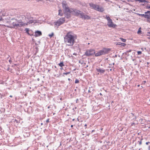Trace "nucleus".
Returning a JSON list of instances; mask_svg holds the SVG:
<instances>
[{"label":"nucleus","mask_w":150,"mask_h":150,"mask_svg":"<svg viewBox=\"0 0 150 150\" xmlns=\"http://www.w3.org/2000/svg\"><path fill=\"white\" fill-rule=\"evenodd\" d=\"M19 22L18 23V24L19 25V26H18V27H21L23 26H25L28 24L27 22V23H24L22 21H19Z\"/></svg>","instance_id":"obj_15"},{"label":"nucleus","mask_w":150,"mask_h":150,"mask_svg":"<svg viewBox=\"0 0 150 150\" xmlns=\"http://www.w3.org/2000/svg\"><path fill=\"white\" fill-rule=\"evenodd\" d=\"M71 13H72V12H70L68 11H65L64 12V14L65 16L67 18H69L71 17Z\"/></svg>","instance_id":"obj_13"},{"label":"nucleus","mask_w":150,"mask_h":150,"mask_svg":"<svg viewBox=\"0 0 150 150\" xmlns=\"http://www.w3.org/2000/svg\"><path fill=\"white\" fill-rule=\"evenodd\" d=\"M110 51V49L104 48L96 53L95 56L96 57H98L102 55H105L108 54Z\"/></svg>","instance_id":"obj_5"},{"label":"nucleus","mask_w":150,"mask_h":150,"mask_svg":"<svg viewBox=\"0 0 150 150\" xmlns=\"http://www.w3.org/2000/svg\"><path fill=\"white\" fill-rule=\"evenodd\" d=\"M19 20H18L17 19H15L14 18H12L11 19V20L10 21H12V22H18V23H19Z\"/></svg>","instance_id":"obj_17"},{"label":"nucleus","mask_w":150,"mask_h":150,"mask_svg":"<svg viewBox=\"0 0 150 150\" xmlns=\"http://www.w3.org/2000/svg\"><path fill=\"white\" fill-rule=\"evenodd\" d=\"M144 50H146V47L144 48Z\"/></svg>","instance_id":"obj_58"},{"label":"nucleus","mask_w":150,"mask_h":150,"mask_svg":"<svg viewBox=\"0 0 150 150\" xmlns=\"http://www.w3.org/2000/svg\"><path fill=\"white\" fill-rule=\"evenodd\" d=\"M38 81H39V79L38 78Z\"/></svg>","instance_id":"obj_59"},{"label":"nucleus","mask_w":150,"mask_h":150,"mask_svg":"<svg viewBox=\"0 0 150 150\" xmlns=\"http://www.w3.org/2000/svg\"><path fill=\"white\" fill-rule=\"evenodd\" d=\"M34 36L35 37H38L42 35V33L41 31L37 30L35 32Z\"/></svg>","instance_id":"obj_14"},{"label":"nucleus","mask_w":150,"mask_h":150,"mask_svg":"<svg viewBox=\"0 0 150 150\" xmlns=\"http://www.w3.org/2000/svg\"><path fill=\"white\" fill-rule=\"evenodd\" d=\"M94 131V130H93L92 131V132H93Z\"/></svg>","instance_id":"obj_52"},{"label":"nucleus","mask_w":150,"mask_h":150,"mask_svg":"<svg viewBox=\"0 0 150 150\" xmlns=\"http://www.w3.org/2000/svg\"><path fill=\"white\" fill-rule=\"evenodd\" d=\"M140 29H141V28H140L139 29V30H138V31H137V33L138 34H139L140 33H141V30H140Z\"/></svg>","instance_id":"obj_29"},{"label":"nucleus","mask_w":150,"mask_h":150,"mask_svg":"<svg viewBox=\"0 0 150 150\" xmlns=\"http://www.w3.org/2000/svg\"><path fill=\"white\" fill-rule=\"evenodd\" d=\"M70 71L68 72H66V73H64L63 74V76H64V75L65 74V75H67L68 74H70Z\"/></svg>","instance_id":"obj_26"},{"label":"nucleus","mask_w":150,"mask_h":150,"mask_svg":"<svg viewBox=\"0 0 150 150\" xmlns=\"http://www.w3.org/2000/svg\"><path fill=\"white\" fill-rule=\"evenodd\" d=\"M88 67V65H87L86 66V67H85V68H87V67Z\"/></svg>","instance_id":"obj_43"},{"label":"nucleus","mask_w":150,"mask_h":150,"mask_svg":"<svg viewBox=\"0 0 150 150\" xmlns=\"http://www.w3.org/2000/svg\"><path fill=\"white\" fill-rule=\"evenodd\" d=\"M60 69H61V70L63 69V68L62 67H61V68H60Z\"/></svg>","instance_id":"obj_41"},{"label":"nucleus","mask_w":150,"mask_h":150,"mask_svg":"<svg viewBox=\"0 0 150 150\" xmlns=\"http://www.w3.org/2000/svg\"><path fill=\"white\" fill-rule=\"evenodd\" d=\"M144 83H146V81H144Z\"/></svg>","instance_id":"obj_61"},{"label":"nucleus","mask_w":150,"mask_h":150,"mask_svg":"<svg viewBox=\"0 0 150 150\" xmlns=\"http://www.w3.org/2000/svg\"><path fill=\"white\" fill-rule=\"evenodd\" d=\"M147 35L150 36V32L147 33Z\"/></svg>","instance_id":"obj_37"},{"label":"nucleus","mask_w":150,"mask_h":150,"mask_svg":"<svg viewBox=\"0 0 150 150\" xmlns=\"http://www.w3.org/2000/svg\"><path fill=\"white\" fill-rule=\"evenodd\" d=\"M73 54L76 55V54H75V53H74V54Z\"/></svg>","instance_id":"obj_63"},{"label":"nucleus","mask_w":150,"mask_h":150,"mask_svg":"<svg viewBox=\"0 0 150 150\" xmlns=\"http://www.w3.org/2000/svg\"><path fill=\"white\" fill-rule=\"evenodd\" d=\"M89 5L92 9L96 11L100 12H103L104 11V8L102 7H100L99 5L94 4L93 3H89Z\"/></svg>","instance_id":"obj_3"},{"label":"nucleus","mask_w":150,"mask_h":150,"mask_svg":"<svg viewBox=\"0 0 150 150\" xmlns=\"http://www.w3.org/2000/svg\"><path fill=\"white\" fill-rule=\"evenodd\" d=\"M10 22L11 23V24H10V26H7V27L11 28H15L16 29V27H18V26H19L18 22H12L10 21Z\"/></svg>","instance_id":"obj_10"},{"label":"nucleus","mask_w":150,"mask_h":150,"mask_svg":"<svg viewBox=\"0 0 150 150\" xmlns=\"http://www.w3.org/2000/svg\"><path fill=\"white\" fill-rule=\"evenodd\" d=\"M63 15V13H62V10L60 9L59 10L58 15L60 16H62Z\"/></svg>","instance_id":"obj_19"},{"label":"nucleus","mask_w":150,"mask_h":150,"mask_svg":"<svg viewBox=\"0 0 150 150\" xmlns=\"http://www.w3.org/2000/svg\"><path fill=\"white\" fill-rule=\"evenodd\" d=\"M121 43H122L120 42H118L116 44V45H122V44H121Z\"/></svg>","instance_id":"obj_34"},{"label":"nucleus","mask_w":150,"mask_h":150,"mask_svg":"<svg viewBox=\"0 0 150 150\" xmlns=\"http://www.w3.org/2000/svg\"><path fill=\"white\" fill-rule=\"evenodd\" d=\"M61 67H62L64 66L63 62H60L59 64H58Z\"/></svg>","instance_id":"obj_21"},{"label":"nucleus","mask_w":150,"mask_h":150,"mask_svg":"<svg viewBox=\"0 0 150 150\" xmlns=\"http://www.w3.org/2000/svg\"><path fill=\"white\" fill-rule=\"evenodd\" d=\"M62 5L63 9L66 11L71 12V9H70L66 1H63L62 3Z\"/></svg>","instance_id":"obj_8"},{"label":"nucleus","mask_w":150,"mask_h":150,"mask_svg":"<svg viewBox=\"0 0 150 150\" xmlns=\"http://www.w3.org/2000/svg\"><path fill=\"white\" fill-rule=\"evenodd\" d=\"M79 62L80 63H81V64H86V63H84V62L83 61H82V62H81L80 61H79Z\"/></svg>","instance_id":"obj_33"},{"label":"nucleus","mask_w":150,"mask_h":150,"mask_svg":"<svg viewBox=\"0 0 150 150\" xmlns=\"http://www.w3.org/2000/svg\"><path fill=\"white\" fill-rule=\"evenodd\" d=\"M78 101V99H77L76 100V103H77V101Z\"/></svg>","instance_id":"obj_45"},{"label":"nucleus","mask_w":150,"mask_h":150,"mask_svg":"<svg viewBox=\"0 0 150 150\" xmlns=\"http://www.w3.org/2000/svg\"><path fill=\"white\" fill-rule=\"evenodd\" d=\"M70 80H71V79H70V78H68V80L69 81H70Z\"/></svg>","instance_id":"obj_48"},{"label":"nucleus","mask_w":150,"mask_h":150,"mask_svg":"<svg viewBox=\"0 0 150 150\" xmlns=\"http://www.w3.org/2000/svg\"><path fill=\"white\" fill-rule=\"evenodd\" d=\"M48 108H49V107H48Z\"/></svg>","instance_id":"obj_64"},{"label":"nucleus","mask_w":150,"mask_h":150,"mask_svg":"<svg viewBox=\"0 0 150 150\" xmlns=\"http://www.w3.org/2000/svg\"><path fill=\"white\" fill-rule=\"evenodd\" d=\"M54 35V33H52L51 34H50L49 35V36L51 38Z\"/></svg>","instance_id":"obj_27"},{"label":"nucleus","mask_w":150,"mask_h":150,"mask_svg":"<svg viewBox=\"0 0 150 150\" xmlns=\"http://www.w3.org/2000/svg\"><path fill=\"white\" fill-rule=\"evenodd\" d=\"M64 42L69 46H73L75 39L74 34L71 32L67 33L64 37Z\"/></svg>","instance_id":"obj_1"},{"label":"nucleus","mask_w":150,"mask_h":150,"mask_svg":"<svg viewBox=\"0 0 150 150\" xmlns=\"http://www.w3.org/2000/svg\"><path fill=\"white\" fill-rule=\"evenodd\" d=\"M131 114L132 115H133V116H134V114H133L132 113H131Z\"/></svg>","instance_id":"obj_40"},{"label":"nucleus","mask_w":150,"mask_h":150,"mask_svg":"<svg viewBox=\"0 0 150 150\" xmlns=\"http://www.w3.org/2000/svg\"><path fill=\"white\" fill-rule=\"evenodd\" d=\"M136 14L137 15H138L139 16H141L142 17H144L145 18V14H139L138 13H136Z\"/></svg>","instance_id":"obj_18"},{"label":"nucleus","mask_w":150,"mask_h":150,"mask_svg":"<svg viewBox=\"0 0 150 150\" xmlns=\"http://www.w3.org/2000/svg\"><path fill=\"white\" fill-rule=\"evenodd\" d=\"M131 50H129V51H128V52H131Z\"/></svg>","instance_id":"obj_49"},{"label":"nucleus","mask_w":150,"mask_h":150,"mask_svg":"<svg viewBox=\"0 0 150 150\" xmlns=\"http://www.w3.org/2000/svg\"><path fill=\"white\" fill-rule=\"evenodd\" d=\"M139 86H140V85H138L137 86H138V87Z\"/></svg>","instance_id":"obj_60"},{"label":"nucleus","mask_w":150,"mask_h":150,"mask_svg":"<svg viewBox=\"0 0 150 150\" xmlns=\"http://www.w3.org/2000/svg\"><path fill=\"white\" fill-rule=\"evenodd\" d=\"M13 12H14V14H13V15L16 16L17 18L19 19V21H22L23 20L25 17V15H23L22 13H20L18 14L19 12H18V10L15 9L12 10Z\"/></svg>","instance_id":"obj_4"},{"label":"nucleus","mask_w":150,"mask_h":150,"mask_svg":"<svg viewBox=\"0 0 150 150\" xmlns=\"http://www.w3.org/2000/svg\"><path fill=\"white\" fill-rule=\"evenodd\" d=\"M55 68H56V66H55Z\"/></svg>","instance_id":"obj_62"},{"label":"nucleus","mask_w":150,"mask_h":150,"mask_svg":"<svg viewBox=\"0 0 150 150\" xmlns=\"http://www.w3.org/2000/svg\"><path fill=\"white\" fill-rule=\"evenodd\" d=\"M73 125H71V127H73Z\"/></svg>","instance_id":"obj_46"},{"label":"nucleus","mask_w":150,"mask_h":150,"mask_svg":"<svg viewBox=\"0 0 150 150\" xmlns=\"http://www.w3.org/2000/svg\"><path fill=\"white\" fill-rule=\"evenodd\" d=\"M107 25L110 28L112 27L114 28L117 26L116 24H114L113 23L112 20H110V21L108 22Z\"/></svg>","instance_id":"obj_11"},{"label":"nucleus","mask_w":150,"mask_h":150,"mask_svg":"<svg viewBox=\"0 0 150 150\" xmlns=\"http://www.w3.org/2000/svg\"><path fill=\"white\" fill-rule=\"evenodd\" d=\"M117 57V55H115V56H114V57Z\"/></svg>","instance_id":"obj_44"},{"label":"nucleus","mask_w":150,"mask_h":150,"mask_svg":"<svg viewBox=\"0 0 150 150\" xmlns=\"http://www.w3.org/2000/svg\"><path fill=\"white\" fill-rule=\"evenodd\" d=\"M88 92H91V91H90V90H88Z\"/></svg>","instance_id":"obj_50"},{"label":"nucleus","mask_w":150,"mask_h":150,"mask_svg":"<svg viewBox=\"0 0 150 150\" xmlns=\"http://www.w3.org/2000/svg\"><path fill=\"white\" fill-rule=\"evenodd\" d=\"M121 40L122 41L124 42H125L126 41V40L125 39H123L122 38H121Z\"/></svg>","instance_id":"obj_32"},{"label":"nucleus","mask_w":150,"mask_h":150,"mask_svg":"<svg viewBox=\"0 0 150 150\" xmlns=\"http://www.w3.org/2000/svg\"><path fill=\"white\" fill-rule=\"evenodd\" d=\"M96 70L98 72H100L101 73L103 74L105 72V70L104 69H102L100 68H96Z\"/></svg>","instance_id":"obj_16"},{"label":"nucleus","mask_w":150,"mask_h":150,"mask_svg":"<svg viewBox=\"0 0 150 150\" xmlns=\"http://www.w3.org/2000/svg\"><path fill=\"white\" fill-rule=\"evenodd\" d=\"M141 50H142L143 51H144L143 48H141Z\"/></svg>","instance_id":"obj_42"},{"label":"nucleus","mask_w":150,"mask_h":150,"mask_svg":"<svg viewBox=\"0 0 150 150\" xmlns=\"http://www.w3.org/2000/svg\"><path fill=\"white\" fill-rule=\"evenodd\" d=\"M72 120H73V121H74V119H73Z\"/></svg>","instance_id":"obj_56"},{"label":"nucleus","mask_w":150,"mask_h":150,"mask_svg":"<svg viewBox=\"0 0 150 150\" xmlns=\"http://www.w3.org/2000/svg\"><path fill=\"white\" fill-rule=\"evenodd\" d=\"M87 126V125L86 124H85V126Z\"/></svg>","instance_id":"obj_54"},{"label":"nucleus","mask_w":150,"mask_h":150,"mask_svg":"<svg viewBox=\"0 0 150 150\" xmlns=\"http://www.w3.org/2000/svg\"><path fill=\"white\" fill-rule=\"evenodd\" d=\"M41 125H43V123H41Z\"/></svg>","instance_id":"obj_57"},{"label":"nucleus","mask_w":150,"mask_h":150,"mask_svg":"<svg viewBox=\"0 0 150 150\" xmlns=\"http://www.w3.org/2000/svg\"><path fill=\"white\" fill-rule=\"evenodd\" d=\"M25 30L26 31V32L28 33V34L30 35H31L29 33V30L28 28H26L25 29Z\"/></svg>","instance_id":"obj_22"},{"label":"nucleus","mask_w":150,"mask_h":150,"mask_svg":"<svg viewBox=\"0 0 150 150\" xmlns=\"http://www.w3.org/2000/svg\"><path fill=\"white\" fill-rule=\"evenodd\" d=\"M49 119H48L46 120V122L47 123H47L49 122Z\"/></svg>","instance_id":"obj_36"},{"label":"nucleus","mask_w":150,"mask_h":150,"mask_svg":"<svg viewBox=\"0 0 150 150\" xmlns=\"http://www.w3.org/2000/svg\"><path fill=\"white\" fill-rule=\"evenodd\" d=\"M137 52L138 54V55L141 54L142 53V52L141 51H137Z\"/></svg>","instance_id":"obj_30"},{"label":"nucleus","mask_w":150,"mask_h":150,"mask_svg":"<svg viewBox=\"0 0 150 150\" xmlns=\"http://www.w3.org/2000/svg\"><path fill=\"white\" fill-rule=\"evenodd\" d=\"M65 18H60L56 22H54V25L57 27H58L63 24L65 21Z\"/></svg>","instance_id":"obj_7"},{"label":"nucleus","mask_w":150,"mask_h":150,"mask_svg":"<svg viewBox=\"0 0 150 150\" xmlns=\"http://www.w3.org/2000/svg\"><path fill=\"white\" fill-rule=\"evenodd\" d=\"M121 44H122V46L123 47L125 46L126 45V44L124 43H121Z\"/></svg>","instance_id":"obj_35"},{"label":"nucleus","mask_w":150,"mask_h":150,"mask_svg":"<svg viewBox=\"0 0 150 150\" xmlns=\"http://www.w3.org/2000/svg\"><path fill=\"white\" fill-rule=\"evenodd\" d=\"M1 13L2 14V16H5L7 15V13H6V12L4 11H2Z\"/></svg>","instance_id":"obj_20"},{"label":"nucleus","mask_w":150,"mask_h":150,"mask_svg":"<svg viewBox=\"0 0 150 150\" xmlns=\"http://www.w3.org/2000/svg\"><path fill=\"white\" fill-rule=\"evenodd\" d=\"M72 14L84 20H89L91 19V17L85 15L83 12L75 8H72L71 12Z\"/></svg>","instance_id":"obj_2"},{"label":"nucleus","mask_w":150,"mask_h":150,"mask_svg":"<svg viewBox=\"0 0 150 150\" xmlns=\"http://www.w3.org/2000/svg\"><path fill=\"white\" fill-rule=\"evenodd\" d=\"M143 139L142 138L141 139H140V140L139 141H138V142H137V143H138L139 145H141L142 144V140H143Z\"/></svg>","instance_id":"obj_24"},{"label":"nucleus","mask_w":150,"mask_h":150,"mask_svg":"<svg viewBox=\"0 0 150 150\" xmlns=\"http://www.w3.org/2000/svg\"><path fill=\"white\" fill-rule=\"evenodd\" d=\"M100 95H102V94H101V93H100Z\"/></svg>","instance_id":"obj_53"},{"label":"nucleus","mask_w":150,"mask_h":150,"mask_svg":"<svg viewBox=\"0 0 150 150\" xmlns=\"http://www.w3.org/2000/svg\"><path fill=\"white\" fill-rule=\"evenodd\" d=\"M95 53V50L93 49L88 50L85 52L84 55L90 56L94 54Z\"/></svg>","instance_id":"obj_9"},{"label":"nucleus","mask_w":150,"mask_h":150,"mask_svg":"<svg viewBox=\"0 0 150 150\" xmlns=\"http://www.w3.org/2000/svg\"><path fill=\"white\" fill-rule=\"evenodd\" d=\"M106 19L108 21V22H109L110 21V20H111L109 16H106Z\"/></svg>","instance_id":"obj_25"},{"label":"nucleus","mask_w":150,"mask_h":150,"mask_svg":"<svg viewBox=\"0 0 150 150\" xmlns=\"http://www.w3.org/2000/svg\"><path fill=\"white\" fill-rule=\"evenodd\" d=\"M136 1H139L140 2H147L145 0H135Z\"/></svg>","instance_id":"obj_23"},{"label":"nucleus","mask_w":150,"mask_h":150,"mask_svg":"<svg viewBox=\"0 0 150 150\" xmlns=\"http://www.w3.org/2000/svg\"><path fill=\"white\" fill-rule=\"evenodd\" d=\"M79 83V81L77 79H76L75 81V83Z\"/></svg>","instance_id":"obj_28"},{"label":"nucleus","mask_w":150,"mask_h":150,"mask_svg":"<svg viewBox=\"0 0 150 150\" xmlns=\"http://www.w3.org/2000/svg\"><path fill=\"white\" fill-rule=\"evenodd\" d=\"M145 18L148 19V22H150V21L148 20L150 19V11H147V12H145Z\"/></svg>","instance_id":"obj_12"},{"label":"nucleus","mask_w":150,"mask_h":150,"mask_svg":"<svg viewBox=\"0 0 150 150\" xmlns=\"http://www.w3.org/2000/svg\"><path fill=\"white\" fill-rule=\"evenodd\" d=\"M9 62H11V61L10 60H9Z\"/></svg>","instance_id":"obj_51"},{"label":"nucleus","mask_w":150,"mask_h":150,"mask_svg":"<svg viewBox=\"0 0 150 150\" xmlns=\"http://www.w3.org/2000/svg\"><path fill=\"white\" fill-rule=\"evenodd\" d=\"M9 97H10L12 98V97L13 96L12 95H10Z\"/></svg>","instance_id":"obj_47"},{"label":"nucleus","mask_w":150,"mask_h":150,"mask_svg":"<svg viewBox=\"0 0 150 150\" xmlns=\"http://www.w3.org/2000/svg\"><path fill=\"white\" fill-rule=\"evenodd\" d=\"M4 94H1L0 93V97L1 98H2V97H4Z\"/></svg>","instance_id":"obj_31"},{"label":"nucleus","mask_w":150,"mask_h":150,"mask_svg":"<svg viewBox=\"0 0 150 150\" xmlns=\"http://www.w3.org/2000/svg\"><path fill=\"white\" fill-rule=\"evenodd\" d=\"M147 8H150V6H147Z\"/></svg>","instance_id":"obj_39"},{"label":"nucleus","mask_w":150,"mask_h":150,"mask_svg":"<svg viewBox=\"0 0 150 150\" xmlns=\"http://www.w3.org/2000/svg\"><path fill=\"white\" fill-rule=\"evenodd\" d=\"M25 16V18L28 23V24H30L34 22V20L33 19V17L31 16L30 13H27Z\"/></svg>","instance_id":"obj_6"},{"label":"nucleus","mask_w":150,"mask_h":150,"mask_svg":"<svg viewBox=\"0 0 150 150\" xmlns=\"http://www.w3.org/2000/svg\"><path fill=\"white\" fill-rule=\"evenodd\" d=\"M114 64H115L114 63H113V64H112V65H113V66H114Z\"/></svg>","instance_id":"obj_55"},{"label":"nucleus","mask_w":150,"mask_h":150,"mask_svg":"<svg viewBox=\"0 0 150 150\" xmlns=\"http://www.w3.org/2000/svg\"><path fill=\"white\" fill-rule=\"evenodd\" d=\"M150 142H146V145H148L149 144H150Z\"/></svg>","instance_id":"obj_38"}]
</instances>
